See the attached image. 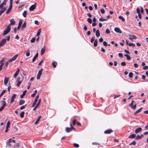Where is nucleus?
<instances>
[{
    "label": "nucleus",
    "instance_id": "nucleus-4",
    "mask_svg": "<svg viewBox=\"0 0 148 148\" xmlns=\"http://www.w3.org/2000/svg\"><path fill=\"white\" fill-rule=\"evenodd\" d=\"M23 80V79H21L20 77H18L17 78V83L16 84V85L17 86L19 87L20 85L21 84L22 81Z\"/></svg>",
    "mask_w": 148,
    "mask_h": 148
},
{
    "label": "nucleus",
    "instance_id": "nucleus-44",
    "mask_svg": "<svg viewBox=\"0 0 148 148\" xmlns=\"http://www.w3.org/2000/svg\"><path fill=\"white\" fill-rule=\"evenodd\" d=\"M87 21L90 23H92V20L90 18H88L87 19Z\"/></svg>",
    "mask_w": 148,
    "mask_h": 148
},
{
    "label": "nucleus",
    "instance_id": "nucleus-18",
    "mask_svg": "<svg viewBox=\"0 0 148 148\" xmlns=\"http://www.w3.org/2000/svg\"><path fill=\"white\" fill-rule=\"evenodd\" d=\"M143 136V135L142 134L140 135H138L136 136L135 138L136 140L141 139Z\"/></svg>",
    "mask_w": 148,
    "mask_h": 148
},
{
    "label": "nucleus",
    "instance_id": "nucleus-26",
    "mask_svg": "<svg viewBox=\"0 0 148 148\" xmlns=\"http://www.w3.org/2000/svg\"><path fill=\"white\" fill-rule=\"evenodd\" d=\"M41 118V116H40L37 118V119L36 121V122L34 123V124L35 125H37L38 123V122L40 121Z\"/></svg>",
    "mask_w": 148,
    "mask_h": 148
},
{
    "label": "nucleus",
    "instance_id": "nucleus-49",
    "mask_svg": "<svg viewBox=\"0 0 148 148\" xmlns=\"http://www.w3.org/2000/svg\"><path fill=\"white\" fill-rule=\"evenodd\" d=\"M5 60V58H3L1 60V61H0V64H3V65L4 64V63H3V62Z\"/></svg>",
    "mask_w": 148,
    "mask_h": 148
},
{
    "label": "nucleus",
    "instance_id": "nucleus-38",
    "mask_svg": "<svg viewBox=\"0 0 148 148\" xmlns=\"http://www.w3.org/2000/svg\"><path fill=\"white\" fill-rule=\"evenodd\" d=\"M119 18L121 19L123 21H124L125 20L124 18L122 16H119Z\"/></svg>",
    "mask_w": 148,
    "mask_h": 148
},
{
    "label": "nucleus",
    "instance_id": "nucleus-5",
    "mask_svg": "<svg viewBox=\"0 0 148 148\" xmlns=\"http://www.w3.org/2000/svg\"><path fill=\"white\" fill-rule=\"evenodd\" d=\"M70 125L71 128L70 127H66V131L67 132H71L72 130V129L75 130V128L72 126L71 124L70 123Z\"/></svg>",
    "mask_w": 148,
    "mask_h": 148
},
{
    "label": "nucleus",
    "instance_id": "nucleus-47",
    "mask_svg": "<svg viewBox=\"0 0 148 148\" xmlns=\"http://www.w3.org/2000/svg\"><path fill=\"white\" fill-rule=\"evenodd\" d=\"M134 101H132L131 102V103L130 104H129V106L131 108V107H132V106H133V104H134Z\"/></svg>",
    "mask_w": 148,
    "mask_h": 148
},
{
    "label": "nucleus",
    "instance_id": "nucleus-22",
    "mask_svg": "<svg viewBox=\"0 0 148 148\" xmlns=\"http://www.w3.org/2000/svg\"><path fill=\"white\" fill-rule=\"evenodd\" d=\"M38 53H37L34 56V58H33V59L32 60V62H34L35 61L36 58L38 57Z\"/></svg>",
    "mask_w": 148,
    "mask_h": 148
},
{
    "label": "nucleus",
    "instance_id": "nucleus-11",
    "mask_svg": "<svg viewBox=\"0 0 148 148\" xmlns=\"http://www.w3.org/2000/svg\"><path fill=\"white\" fill-rule=\"evenodd\" d=\"M10 121H8L7 123V124L6 126V129L5 130V132H7L8 130V128L10 127Z\"/></svg>",
    "mask_w": 148,
    "mask_h": 148
},
{
    "label": "nucleus",
    "instance_id": "nucleus-40",
    "mask_svg": "<svg viewBox=\"0 0 148 148\" xmlns=\"http://www.w3.org/2000/svg\"><path fill=\"white\" fill-rule=\"evenodd\" d=\"M1 103L2 104V106L5 107L6 105V103L5 102V101H2Z\"/></svg>",
    "mask_w": 148,
    "mask_h": 148
},
{
    "label": "nucleus",
    "instance_id": "nucleus-23",
    "mask_svg": "<svg viewBox=\"0 0 148 148\" xmlns=\"http://www.w3.org/2000/svg\"><path fill=\"white\" fill-rule=\"evenodd\" d=\"M96 36L98 37H99L100 35V33L99 29H97L96 32Z\"/></svg>",
    "mask_w": 148,
    "mask_h": 148
},
{
    "label": "nucleus",
    "instance_id": "nucleus-64",
    "mask_svg": "<svg viewBox=\"0 0 148 148\" xmlns=\"http://www.w3.org/2000/svg\"><path fill=\"white\" fill-rule=\"evenodd\" d=\"M148 69V66H145L143 68V69L144 70H147Z\"/></svg>",
    "mask_w": 148,
    "mask_h": 148
},
{
    "label": "nucleus",
    "instance_id": "nucleus-62",
    "mask_svg": "<svg viewBox=\"0 0 148 148\" xmlns=\"http://www.w3.org/2000/svg\"><path fill=\"white\" fill-rule=\"evenodd\" d=\"M76 121V120L75 119L73 121V124L74 125H75Z\"/></svg>",
    "mask_w": 148,
    "mask_h": 148
},
{
    "label": "nucleus",
    "instance_id": "nucleus-50",
    "mask_svg": "<svg viewBox=\"0 0 148 148\" xmlns=\"http://www.w3.org/2000/svg\"><path fill=\"white\" fill-rule=\"evenodd\" d=\"M136 107V104H135L134 105H133L132 107H131V108L132 109H133L134 110H135Z\"/></svg>",
    "mask_w": 148,
    "mask_h": 148
},
{
    "label": "nucleus",
    "instance_id": "nucleus-33",
    "mask_svg": "<svg viewBox=\"0 0 148 148\" xmlns=\"http://www.w3.org/2000/svg\"><path fill=\"white\" fill-rule=\"evenodd\" d=\"M124 56L126 57L127 59L128 60H131V58L129 55L127 54L124 55Z\"/></svg>",
    "mask_w": 148,
    "mask_h": 148
},
{
    "label": "nucleus",
    "instance_id": "nucleus-34",
    "mask_svg": "<svg viewBox=\"0 0 148 148\" xmlns=\"http://www.w3.org/2000/svg\"><path fill=\"white\" fill-rule=\"evenodd\" d=\"M24 112H22L20 114V116L21 118L23 117L24 116Z\"/></svg>",
    "mask_w": 148,
    "mask_h": 148
},
{
    "label": "nucleus",
    "instance_id": "nucleus-59",
    "mask_svg": "<svg viewBox=\"0 0 148 148\" xmlns=\"http://www.w3.org/2000/svg\"><path fill=\"white\" fill-rule=\"evenodd\" d=\"M103 44L104 46H106L108 45L106 41H104L103 42Z\"/></svg>",
    "mask_w": 148,
    "mask_h": 148
},
{
    "label": "nucleus",
    "instance_id": "nucleus-37",
    "mask_svg": "<svg viewBox=\"0 0 148 148\" xmlns=\"http://www.w3.org/2000/svg\"><path fill=\"white\" fill-rule=\"evenodd\" d=\"M26 14H27V12L26 11H25L23 12V16L25 17H26Z\"/></svg>",
    "mask_w": 148,
    "mask_h": 148
},
{
    "label": "nucleus",
    "instance_id": "nucleus-43",
    "mask_svg": "<svg viewBox=\"0 0 148 148\" xmlns=\"http://www.w3.org/2000/svg\"><path fill=\"white\" fill-rule=\"evenodd\" d=\"M73 145L75 147L77 148L79 147V145L76 143H74L73 144Z\"/></svg>",
    "mask_w": 148,
    "mask_h": 148
},
{
    "label": "nucleus",
    "instance_id": "nucleus-21",
    "mask_svg": "<svg viewBox=\"0 0 148 148\" xmlns=\"http://www.w3.org/2000/svg\"><path fill=\"white\" fill-rule=\"evenodd\" d=\"M10 25H13L15 23V21L14 20V19H13V18L10 19Z\"/></svg>",
    "mask_w": 148,
    "mask_h": 148
},
{
    "label": "nucleus",
    "instance_id": "nucleus-9",
    "mask_svg": "<svg viewBox=\"0 0 148 148\" xmlns=\"http://www.w3.org/2000/svg\"><path fill=\"white\" fill-rule=\"evenodd\" d=\"M6 42V39L5 38L3 39L0 42V47L3 46L5 44Z\"/></svg>",
    "mask_w": 148,
    "mask_h": 148
},
{
    "label": "nucleus",
    "instance_id": "nucleus-14",
    "mask_svg": "<svg viewBox=\"0 0 148 148\" xmlns=\"http://www.w3.org/2000/svg\"><path fill=\"white\" fill-rule=\"evenodd\" d=\"M20 71V70L19 69H18L17 71L14 74V78H16L17 76L18 75L19 73V71Z\"/></svg>",
    "mask_w": 148,
    "mask_h": 148
},
{
    "label": "nucleus",
    "instance_id": "nucleus-54",
    "mask_svg": "<svg viewBox=\"0 0 148 148\" xmlns=\"http://www.w3.org/2000/svg\"><path fill=\"white\" fill-rule=\"evenodd\" d=\"M106 32L107 34H108L110 33V32L108 29H107L106 30Z\"/></svg>",
    "mask_w": 148,
    "mask_h": 148
},
{
    "label": "nucleus",
    "instance_id": "nucleus-51",
    "mask_svg": "<svg viewBox=\"0 0 148 148\" xmlns=\"http://www.w3.org/2000/svg\"><path fill=\"white\" fill-rule=\"evenodd\" d=\"M26 26V23L25 22L23 24V25L22 26V28L23 29Z\"/></svg>",
    "mask_w": 148,
    "mask_h": 148
},
{
    "label": "nucleus",
    "instance_id": "nucleus-13",
    "mask_svg": "<svg viewBox=\"0 0 148 148\" xmlns=\"http://www.w3.org/2000/svg\"><path fill=\"white\" fill-rule=\"evenodd\" d=\"M9 79V78L8 77H5V78L4 83L5 85H6L8 82Z\"/></svg>",
    "mask_w": 148,
    "mask_h": 148
},
{
    "label": "nucleus",
    "instance_id": "nucleus-1",
    "mask_svg": "<svg viewBox=\"0 0 148 148\" xmlns=\"http://www.w3.org/2000/svg\"><path fill=\"white\" fill-rule=\"evenodd\" d=\"M15 143V140H13L12 138H10L7 140V145L10 147L13 146L14 145Z\"/></svg>",
    "mask_w": 148,
    "mask_h": 148
},
{
    "label": "nucleus",
    "instance_id": "nucleus-7",
    "mask_svg": "<svg viewBox=\"0 0 148 148\" xmlns=\"http://www.w3.org/2000/svg\"><path fill=\"white\" fill-rule=\"evenodd\" d=\"M129 36H130L129 39L131 40H136L137 39V37L135 35L129 34Z\"/></svg>",
    "mask_w": 148,
    "mask_h": 148
},
{
    "label": "nucleus",
    "instance_id": "nucleus-41",
    "mask_svg": "<svg viewBox=\"0 0 148 148\" xmlns=\"http://www.w3.org/2000/svg\"><path fill=\"white\" fill-rule=\"evenodd\" d=\"M92 145H99L100 144L97 142H93L92 143Z\"/></svg>",
    "mask_w": 148,
    "mask_h": 148
},
{
    "label": "nucleus",
    "instance_id": "nucleus-42",
    "mask_svg": "<svg viewBox=\"0 0 148 148\" xmlns=\"http://www.w3.org/2000/svg\"><path fill=\"white\" fill-rule=\"evenodd\" d=\"M133 74L132 72H130L129 74V76L130 78H132L133 77Z\"/></svg>",
    "mask_w": 148,
    "mask_h": 148
},
{
    "label": "nucleus",
    "instance_id": "nucleus-46",
    "mask_svg": "<svg viewBox=\"0 0 148 148\" xmlns=\"http://www.w3.org/2000/svg\"><path fill=\"white\" fill-rule=\"evenodd\" d=\"M41 32V30L40 29H39L36 35L37 36H38L40 34Z\"/></svg>",
    "mask_w": 148,
    "mask_h": 148
},
{
    "label": "nucleus",
    "instance_id": "nucleus-63",
    "mask_svg": "<svg viewBox=\"0 0 148 148\" xmlns=\"http://www.w3.org/2000/svg\"><path fill=\"white\" fill-rule=\"evenodd\" d=\"M140 12L142 13H143L144 12V10L142 7H140Z\"/></svg>",
    "mask_w": 148,
    "mask_h": 148
},
{
    "label": "nucleus",
    "instance_id": "nucleus-56",
    "mask_svg": "<svg viewBox=\"0 0 148 148\" xmlns=\"http://www.w3.org/2000/svg\"><path fill=\"white\" fill-rule=\"evenodd\" d=\"M101 51L103 53H105L106 52L105 49L103 47L101 48Z\"/></svg>",
    "mask_w": 148,
    "mask_h": 148
},
{
    "label": "nucleus",
    "instance_id": "nucleus-17",
    "mask_svg": "<svg viewBox=\"0 0 148 148\" xmlns=\"http://www.w3.org/2000/svg\"><path fill=\"white\" fill-rule=\"evenodd\" d=\"M12 5H11L10 4V6L8 8V9L7 10V11H6V14H8L9 12H10L11 10L12 9Z\"/></svg>",
    "mask_w": 148,
    "mask_h": 148
},
{
    "label": "nucleus",
    "instance_id": "nucleus-16",
    "mask_svg": "<svg viewBox=\"0 0 148 148\" xmlns=\"http://www.w3.org/2000/svg\"><path fill=\"white\" fill-rule=\"evenodd\" d=\"M114 30L117 33H118L120 34L122 33V32L121 31L120 29L118 27L115 28Z\"/></svg>",
    "mask_w": 148,
    "mask_h": 148
},
{
    "label": "nucleus",
    "instance_id": "nucleus-6",
    "mask_svg": "<svg viewBox=\"0 0 148 148\" xmlns=\"http://www.w3.org/2000/svg\"><path fill=\"white\" fill-rule=\"evenodd\" d=\"M42 69H41L38 71L37 74V79H39L40 78V76H41L42 73Z\"/></svg>",
    "mask_w": 148,
    "mask_h": 148
},
{
    "label": "nucleus",
    "instance_id": "nucleus-58",
    "mask_svg": "<svg viewBox=\"0 0 148 148\" xmlns=\"http://www.w3.org/2000/svg\"><path fill=\"white\" fill-rule=\"evenodd\" d=\"M121 64L122 66H125L126 65V63L125 62H122L121 63Z\"/></svg>",
    "mask_w": 148,
    "mask_h": 148
},
{
    "label": "nucleus",
    "instance_id": "nucleus-19",
    "mask_svg": "<svg viewBox=\"0 0 148 148\" xmlns=\"http://www.w3.org/2000/svg\"><path fill=\"white\" fill-rule=\"evenodd\" d=\"M142 129L141 127H139L136 129L135 132L137 134L141 131Z\"/></svg>",
    "mask_w": 148,
    "mask_h": 148
},
{
    "label": "nucleus",
    "instance_id": "nucleus-27",
    "mask_svg": "<svg viewBox=\"0 0 148 148\" xmlns=\"http://www.w3.org/2000/svg\"><path fill=\"white\" fill-rule=\"evenodd\" d=\"M136 136V135L135 134H133L130 135L128 138H135Z\"/></svg>",
    "mask_w": 148,
    "mask_h": 148
},
{
    "label": "nucleus",
    "instance_id": "nucleus-31",
    "mask_svg": "<svg viewBox=\"0 0 148 148\" xmlns=\"http://www.w3.org/2000/svg\"><path fill=\"white\" fill-rule=\"evenodd\" d=\"M99 21H107L108 20V19L107 18H101L99 19Z\"/></svg>",
    "mask_w": 148,
    "mask_h": 148
},
{
    "label": "nucleus",
    "instance_id": "nucleus-20",
    "mask_svg": "<svg viewBox=\"0 0 148 148\" xmlns=\"http://www.w3.org/2000/svg\"><path fill=\"white\" fill-rule=\"evenodd\" d=\"M22 23V20H20L19 21L18 26L17 27V29L18 30L19 29L20 27L21 26Z\"/></svg>",
    "mask_w": 148,
    "mask_h": 148
},
{
    "label": "nucleus",
    "instance_id": "nucleus-61",
    "mask_svg": "<svg viewBox=\"0 0 148 148\" xmlns=\"http://www.w3.org/2000/svg\"><path fill=\"white\" fill-rule=\"evenodd\" d=\"M35 23L37 25H39V23L38 21L37 20H35L34 21Z\"/></svg>",
    "mask_w": 148,
    "mask_h": 148
},
{
    "label": "nucleus",
    "instance_id": "nucleus-15",
    "mask_svg": "<svg viewBox=\"0 0 148 148\" xmlns=\"http://www.w3.org/2000/svg\"><path fill=\"white\" fill-rule=\"evenodd\" d=\"M113 131L111 129H108L106 130L104 132V133L105 134H110Z\"/></svg>",
    "mask_w": 148,
    "mask_h": 148
},
{
    "label": "nucleus",
    "instance_id": "nucleus-2",
    "mask_svg": "<svg viewBox=\"0 0 148 148\" xmlns=\"http://www.w3.org/2000/svg\"><path fill=\"white\" fill-rule=\"evenodd\" d=\"M18 56V54H16L11 59H10L8 62H6L5 63V66L6 67H7L8 66L9 62H11L13 61H14L16 59Z\"/></svg>",
    "mask_w": 148,
    "mask_h": 148
},
{
    "label": "nucleus",
    "instance_id": "nucleus-39",
    "mask_svg": "<svg viewBox=\"0 0 148 148\" xmlns=\"http://www.w3.org/2000/svg\"><path fill=\"white\" fill-rule=\"evenodd\" d=\"M6 91V90H3L2 92H1V94L0 95V98L1 97V96L3 95V94Z\"/></svg>",
    "mask_w": 148,
    "mask_h": 148
},
{
    "label": "nucleus",
    "instance_id": "nucleus-30",
    "mask_svg": "<svg viewBox=\"0 0 148 148\" xmlns=\"http://www.w3.org/2000/svg\"><path fill=\"white\" fill-rule=\"evenodd\" d=\"M98 43V41L97 39L95 40L94 42V46L95 47L97 46Z\"/></svg>",
    "mask_w": 148,
    "mask_h": 148
},
{
    "label": "nucleus",
    "instance_id": "nucleus-55",
    "mask_svg": "<svg viewBox=\"0 0 148 148\" xmlns=\"http://www.w3.org/2000/svg\"><path fill=\"white\" fill-rule=\"evenodd\" d=\"M101 12V13L104 14L105 13V10L103 9H101L100 10Z\"/></svg>",
    "mask_w": 148,
    "mask_h": 148
},
{
    "label": "nucleus",
    "instance_id": "nucleus-28",
    "mask_svg": "<svg viewBox=\"0 0 148 148\" xmlns=\"http://www.w3.org/2000/svg\"><path fill=\"white\" fill-rule=\"evenodd\" d=\"M45 51V50L44 48H42L41 50V56L42 55L44 54Z\"/></svg>",
    "mask_w": 148,
    "mask_h": 148
},
{
    "label": "nucleus",
    "instance_id": "nucleus-36",
    "mask_svg": "<svg viewBox=\"0 0 148 148\" xmlns=\"http://www.w3.org/2000/svg\"><path fill=\"white\" fill-rule=\"evenodd\" d=\"M136 144V143L135 141H134L132 142L129 145H135Z\"/></svg>",
    "mask_w": 148,
    "mask_h": 148
},
{
    "label": "nucleus",
    "instance_id": "nucleus-24",
    "mask_svg": "<svg viewBox=\"0 0 148 148\" xmlns=\"http://www.w3.org/2000/svg\"><path fill=\"white\" fill-rule=\"evenodd\" d=\"M26 92H27L26 90H25L23 92V94L22 95H21L20 96V98H23V97L26 94Z\"/></svg>",
    "mask_w": 148,
    "mask_h": 148
},
{
    "label": "nucleus",
    "instance_id": "nucleus-10",
    "mask_svg": "<svg viewBox=\"0 0 148 148\" xmlns=\"http://www.w3.org/2000/svg\"><path fill=\"white\" fill-rule=\"evenodd\" d=\"M16 94H13V95H12V97H11V101L10 102V103H12L14 102V99H15V98H16Z\"/></svg>",
    "mask_w": 148,
    "mask_h": 148
},
{
    "label": "nucleus",
    "instance_id": "nucleus-32",
    "mask_svg": "<svg viewBox=\"0 0 148 148\" xmlns=\"http://www.w3.org/2000/svg\"><path fill=\"white\" fill-rule=\"evenodd\" d=\"M25 101L23 100H21L20 101L19 104L20 105H21L24 104L25 103Z\"/></svg>",
    "mask_w": 148,
    "mask_h": 148
},
{
    "label": "nucleus",
    "instance_id": "nucleus-57",
    "mask_svg": "<svg viewBox=\"0 0 148 148\" xmlns=\"http://www.w3.org/2000/svg\"><path fill=\"white\" fill-rule=\"evenodd\" d=\"M94 40H95V37H92L91 38L90 42H93L94 41Z\"/></svg>",
    "mask_w": 148,
    "mask_h": 148
},
{
    "label": "nucleus",
    "instance_id": "nucleus-53",
    "mask_svg": "<svg viewBox=\"0 0 148 148\" xmlns=\"http://www.w3.org/2000/svg\"><path fill=\"white\" fill-rule=\"evenodd\" d=\"M129 46H133V47H135V44H133V43H129Z\"/></svg>",
    "mask_w": 148,
    "mask_h": 148
},
{
    "label": "nucleus",
    "instance_id": "nucleus-48",
    "mask_svg": "<svg viewBox=\"0 0 148 148\" xmlns=\"http://www.w3.org/2000/svg\"><path fill=\"white\" fill-rule=\"evenodd\" d=\"M27 51L28 52H27L26 54V56L27 57L29 56L30 55V53L29 49L27 50Z\"/></svg>",
    "mask_w": 148,
    "mask_h": 148
},
{
    "label": "nucleus",
    "instance_id": "nucleus-12",
    "mask_svg": "<svg viewBox=\"0 0 148 148\" xmlns=\"http://www.w3.org/2000/svg\"><path fill=\"white\" fill-rule=\"evenodd\" d=\"M36 5L35 4L32 5L29 8V10L30 11H32L34 10L36 8Z\"/></svg>",
    "mask_w": 148,
    "mask_h": 148
},
{
    "label": "nucleus",
    "instance_id": "nucleus-60",
    "mask_svg": "<svg viewBox=\"0 0 148 148\" xmlns=\"http://www.w3.org/2000/svg\"><path fill=\"white\" fill-rule=\"evenodd\" d=\"M5 107L2 106V107L0 108V112Z\"/></svg>",
    "mask_w": 148,
    "mask_h": 148
},
{
    "label": "nucleus",
    "instance_id": "nucleus-3",
    "mask_svg": "<svg viewBox=\"0 0 148 148\" xmlns=\"http://www.w3.org/2000/svg\"><path fill=\"white\" fill-rule=\"evenodd\" d=\"M11 27L10 24H9L7 26V27L4 30L3 35H5L8 33L10 31Z\"/></svg>",
    "mask_w": 148,
    "mask_h": 148
},
{
    "label": "nucleus",
    "instance_id": "nucleus-35",
    "mask_svg": "<svg viewBox=\"0 0 148 148\" xmlns=\"http://www.w3.org/2000/svg\"><path fill=\"white\" fill-rule=\"evenodd\" d=\"M57 64V63L56 62H52V64L53 66L55 68L56 67V65Z\"/></svg>",
    "mask_w": 148,
    "mask_h": 148
},
{
    "label": "nucleus",
    "instance_id": "nucleus-8",
    "mask_svg": "<svg viewBox=\"0 0 148 148\" xmlns=\"http://www.w3.org/2000/svg\"><path fill=\"white\" fill-rule=\"evenodd\" d=\"M7 0H4L3 2L0 5V9H2L4 5H5Z\"/></svg>",
    "mask_w": 148,
    "mask_h": 148
},
{
    "label": "nucleus",
    "instance_id": "nucleus-29",
    "mask_svg": "<svg viewBox=\"0 0 148 148\" xmlns=\"http://www.w3.org/2000/svg\"><path fill=\"white\" fill-rule=\"evenodd\" d=\"M38 100V99H36L35 98L34 101V102L33 103L32 105V107H34L35 106V105L36 104Z\"/></svg>",
    "mask_w": 148,
    "mask_h": 148
},
{
    "label": "nucleus",
    "instance_id": "nucleus-45",
    "mask_svg": "<svg viewBox=\"0 0 148 148\" xmlns=\"http://www.w3.org/2000/svg\"><path fill=\"white\" fill-rule=\"evenodd\" d=\"M41 99H39L38 100V102L37 103V105H36V106H37L38 107V106L40 104V103L41 102Z\"/></svg>",
    "mask_w": 148,
    "mask_h": 148
},
{
    "label": "nucleus",
    "instance_id": "nucleus-52",
    "mask_svg": "<svg viewBox=\"0 0 148 148\" xmlns=\"http://www.w3.org/2000/svg\"><path fill=\"white\" fill-rule=\"evenodd\" d=\"M35 37H34L30 41L31 42H34L35 40Z\"/></svg>",
    "mask_w": 148,
    "mask_h": 148
},
{
    "label": "nucleus",
    "instance_id": "nucleus-25",
    "mask_svg": "<svg viewBox=\"0 0 148 148\" xmlns=\"http://www.w3.org/2000/svg\"><path fill=\"white\" fill-rule=\"evenodd\" d=\"M143 109L142 107L140 108L138 110H137L134 113V114H136L140 112L141 111L142 109Z\"/></svg>",
    "mask_w": 148,
    "mask_h": 148
}]
</instances>
